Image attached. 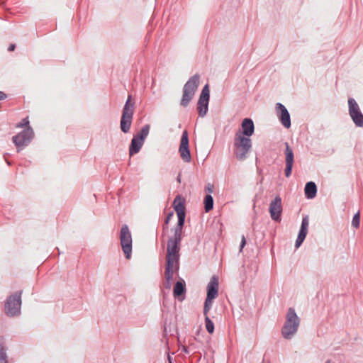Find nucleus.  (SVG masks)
<instances>
[{
  "label": "nucleus",
  "mask_w": 363,
  "mask_h": 363,
  "mask_svg": "<svg viewBox=\"0 0 363 363\" xmlns=\"http://www.w3.org/2000/svg\"><path fill=\"white\" fill-rule=\"evenodd\" d=\"M199 98H202V99H208L209 100V99H210V91H209V88H208V84H206L203 86Z\"/></svg>",
  "instance_id": "obj_25"
},
{
  "label": "nucleus",
  "mask_w": 363,
  "mask_h": 363,
  "mask_svg": "<svg viewBox=\"0 0 363 363\" xmlns=\"http://www.w3.org/2000/svg\"><path fill=\"white\" fill-rule=\"evenodd\" d=\"M348 106H349V114L357 127H363V114L362 113L359 106L356 101L350 98L348 99Z\"/></svg>",
  "instance_id": "obj_10"
},
{
  "label": "nucleus",
  "mask_w": 363,
  "mask_h": 363,
  "mask_svg": "<svg viewBox=\"0 0 363 363\" xmlns=\"http://www.w3.org/2000/svg\"><path fill=\"white\" fill-rule=\"evenodd\" d=\"M301 320L293 308H289L286 320L281 328V335L284 338L291 340L297 333L300 325Z\"/></svg>",
  "instance_id": "obj_3"
},
{
  "label": "nucleus",
  "mask_w": 363,
  "mask_h": 363,
  "mask_svg": "<svg viewBox=\"0 0 363 363\" xmlns=\"http://www.w3.org/2000/svg\"><path fill=\"white\" fill-rule=\"evenodd\" d=\"M242 131L241 134L250 138L252 136L255 131V126L253 121L250 118H245L241 124Z\"/></svg>",
  "instance_id": "obj_16"
},
{
  "label": "nucleus",
  "mask_w": 363,
  "mask_h": 363,
  "mask_svg": "<svg viewBox=\"0 0 363 363\" xmlns=\"http://www.w3.org/2000/svg\"><path fill=\"white\" fill-rule=\"evenodd\" d=\"M213 300V298L206 297L204 304L207 306L212 307Z\"/></svg>",
  "instance_id": "obj_29"
},
{
  "label": "nucleus",
  "mask_w": 363,
  "mask_h": 363,
  "mask_svg": "<svg viewBox=\"0 0 363 363\" xmlns=\"http://www.w3.org/2000/svg\"><path fill=\"white\" fill-rule=\"evenodd\" d=\"M16 45L14 44H11L8 48V50L9 52L13 51L15 50Z\"/></svg>",
  "instance_id": "obj_36"
},
{
  "label": "nucleus",
  "mask_w": 363,
  "mask_h": 363,
  "mask_svg": "<svg viewBox=\"0 0 363 363\" xmlns=\"http://www.w3.org/2000/svg\"><path fill=\"white\" fill-rule=\"evenodd\" d=\"M28 125H29L28 118H25L21 121V122H20L19 123L17 124L16 127L17 128H23V127H26V126L29 127Z\"/></svg>",
  "instance_id": "obj_28"
},
{
  "label": "nucleus",
  "mask_w": 363,
  "mask_h": 363,
  "mask_svg": "<svg viewBox=\"0 0 363 363\" xmlns=\"http://www.w3.org/2000/svg\"><path fill=\"white\" fill-rule=\"evenodd\" d=\"M205 327L206 330L210 333L212 334L214 332V324L209 318V316L205 317Z\"/></svg>",
  "instance_id": "obj_24"
},
{
  "label": "nucleus",
  "mask_w": 363,
  "mask_h": 363,
  "mask_svg": "<svg viewBox=\"0 0 363 363\" xmlns=\"http://www.w3.org/2000/svg\"><path fill=\"white\" fill-rule=\"evenodd\" d=\"M359 224H360V213H359V212H357L353 216V218L352 220V225L354 228H358L359 227Z\"/></svg>",
  "instance_id": "obj_26"
},
{
  "label": "nucleus",
  "mask_w": 363,
  "mask_h": 363,
  "mask_svg": "<svg viewBox=\"0 0 363 363\" xmlns=\"http://www.w3.org/2000/svg\"><path fill=\"white\" fill-rule=\"evenodd\" d=\"M120 242L125 257L129 259L132 253V235L127 225H123L121 229Z\"/></svg>",
  "instance_id": "obj_8"
},
{
  "label": "nucleus",
  "mask_w": 363,
  "mask_h": 363,
  "mask_svg": "<svg viewBox=\"0 0 363 363\" xmlns=\"http://www.w3.org/2000/svg\"><path fill=\"white\" fill-rule=\"evenodd\" d=\"M173 206L178 216V223L174 230V235L169 238L167 245L181 246L182 228L185 221L184 200L177 196L173 201Z\"/></svg>",
  "instance_id": "obj_2"
},
{
  "label": "nucleus",
  "mask_w": 363,
  "mask_h": 363,
  "mask_svg": "<svg viewBox=\"0 0 363 363\" xmlns=\"http://www.w3.org/2000/svg\"><path fill=\"white\" fill-rule=\"evenodd\" d=\"M305 195L308 199H313L316 196L317 187L314 182H309L305 186Z\"/></svg>",
  "instance_id": "obj_19"
},
{
  "label": "nucleus",
  "mask_w": 363,
  "mask_h": 363,
  "mask_svg": "<svg viewBox=\"0 0 363 363\" xmlns=\"http://www.w3.org/2000/svg\"><path fill=\"white\" fill-rule=\"evenodd\" d=\"M218 279L213 276L207 285V296L215 299L218 294Z\"/></svg>",
  "instance_id": "obj_15"
},
{
  "label": "nucleus",
  "mask_w": 363,
  "mask_h": 363,
  "mask_svg": "<svg viewBox=\"0 0 363 363\" xmlns=\"http://www.w3.org/2000/svg\"><path fill=\"white\" fill-rule=\"evenodd\" d=\"M308 224H309V222H308V217H304L302 219V222H301V229L300 230H307L308 231Z\"/></svg>",
  "instance_id": "obj_27"
},
{
  "label": "nucleus",
  "mask_w": 363,
  "mask_h": 363,
  "mask_svg": "<svg viewBox=\"0 0 363 363\" xmlns=\"http://www.w3.org/2000/svg\"><path fill=\"white\" fill-rule=\"evenodd\" d=\"M177 181H178L179 182H181L180 175H179V176H178V177H177Z\"/></svg>",
  "instance_id": "obj_38"
},
{
  "label": "nucleus",
  "mask_w": 363,
  "mask_h": 363,
  "mask_svg": "<svg viewBox=\"0 0 363 363\" xmlns=\"http://www.w3.org/2000/svg\"><path fill=\"white\" fill-rule=\"evenodd\" d=\"M21 294L22 291L16 292L13 295L10 296L5 303L6 313L9 316H15L20 313L21 306Z\"/></svg>",
  "instance_id": "obj_7"
},
{
  "label": "nucleus",
  "mask_w": 363,
  "mask_h": 363,
  "mask_svg": "<svg viewBox=\"0 0 363 363\" xmlns=\"http://www.w3.org/2000/svg\"><path fill=\"white\" fill-rule=\"evenodd\" d=\"M200 84V75L196 74L189 79L183 88L182 98L180 101L181 106L186 107L193 99Z\"/></svg>",
  "instance_id": "obj_5"
},
{
  "label": "nucleus",
  "mask_w": 363,
  "mask_h": 363,
  "mask_svg": "<svg viewBox=\"0 0 363 363\" xmlns=\"http://www.w3.org/2000/svg\"><path fill=\"white\" fill-rule=\"evenodd\" d=\"M285 156V176L286 177H289L291 174L292 167L294 161V155L292 149L290 147L287 143H286Z\"/></svg>",
  "instance_id": "obj_14"
},
{
  "label": "nucleus",
  "mask_w": 363,
  "mask_h": 363,
  "mask_svg": "<svg viewBox=\"0 0 363 363\" xmlns=\"http://www.w3.org/2000/svg\"><path fill=\"white\" fill-rule=\"evenodd\" d=\"M179 152L182 160L184 162H190L191 160L190 150L189 147V137L186 130L183 131L181 138L180 145L179 148Z\"/></svg>",
  "instance_id": "obj_11"
},
{
  "label": "nucleus",
  "mask_w": 363,
  "mask_h": 363,
  "mask_svg": "<svg viewBox=\"0 0 363 363\" xmlns=\"http://www.w3.org/2000/svg\"><path fill=\"white\" fill-rule=\"evenodd\" d=\"M213 208V199L211 195L208 194L204 198V208L206 212H209Z\"/></svg>",
  "instance_id": "obj_22"
},
{
  "label": "nucleus",
  "mask_w": 363,
  "mask_h": 363,
  "mask_svg": "<svg viewBox=\"0 0 363 363\" xmlns=\"http://www.w3.org/2000/svg\"><path fill=\"white\" fill-rule=\"evenodd\" d=\"M269 211L272 219L274 221L279 222L282 213L281 199L279 196H277L274 200L269 203Z\"/></svg>",
  "instance_id": "obj_12"
},
{
  "label": "nucleus",
  "mask_w": 363,
  "mask_h": 363,
  "mask_svg": "<svg viewBox=\"0 0 363 363\" xmlns=\"http://www.w3.org/2000/svg\"><path fill=\"white\" fill-rule=\"evenodd\" d=\"M6 358V355L4 352H0V361H3V360H5Z\"/></svg>",
  "instance_id": "obj_34"
},
{
  "label": "nucleus",
  "mask_w": 363,
  "mask_h": 363,
  "mask_svg": "<svg viewBox=\"0 0 363 363\" xmlns=\"http://www.w3.org/2000/svg\"><path fill=\"white\" fill-rule=\"evenodd\" d=\"M211 307H209V306H207L204 304V306H203V315H204V318L206 317V316H208V312L210 311Z\"/></svg>",
  "instance_id": "obj_30"
},
{
  "label": "nucleus",
  "mask_w": 363,
  "mask_h": 363,
  "mask_svg": "<svg viewBox=\"0 0 363 363\" xmlns=\"http://www.w3.org/2000/svg\"><path fill=\"white\" fill-rule=\"evenodd\" d=\"M6 98V94L4 92L0 91V101L4 100Z\"/></svg>",
  "instance_id": "obj_35"
},
{
  "label": "nucleus",
  "mask_w": 363,
  "mask_h": 363,
  "mask_svg": "<svg viewBox=\"0 0 363 363\" xmlns=\"http://www.w3.org/2000/svg\"><path fill=\"white\" fill-rule=\"evenodd\" d=\"M143 144L144 143L143 141L140 140L139 139L133 136L129 147L130 156H133V155L139 152Z\"/></svg>",
  "instance_id": "obj_17"
},
{
  "label": "nucleus",
  "mask_w": 363,
  "mask_h": 363,
  "mask_svg": "<svg viewBox=\"0 0 363 363\" xmlns=\"http://www.w3.org/2000/svg\"><path fill=\"white\" fill-rule=\"evenodd\" d=\"M208 99L199 98L197 104V109L199 115L201 117H203L206 115L208 106Z\"/></svg>",
  "instance_id": "obj_18"
},
{
  "label": "nucleus",
  "mask_w": 363,
  "mask_h": 363,
  "mask_svg": "<svg viewBox=\"0 0 363 363\" xmlns=\"http://www.w3.org/2000/svg\"><path fill=\"white\" fill-rule=\"evenodd\" d=\"M173 216V213H170L168 214V216H167V218H165V223L167 224L170 219H171V217Z\"/></svg>",
  "instance_id": "obj_33"
},
{
  "label": "nucleus",
  "mask_w": 363,
  "mask_h": 363,
  "mask_svg": "<svg viewBox=\"0 0 363 363\" xmlns=\"http://www.w3.org/2000/svg\"><path fill=\"white\" fill-rule=\"evenodd\" d=\"M150 131V125H145L139 133L134 136L140 140L145 142V138L147 137Z\"/></svg>",
  "instance_id": "obj_21"
},
{
  "label": "nucleus",
  "mask_w": 363,
  "mask_h": 363,
  "mask_svg": "<svg viewBox=\"0 0 363 363\" xmlns=\"http://www.w3.org/2000/svg\"><path fill=\"white\" fill-rule=\"evenodd\" d=\"M251 148V139L241 134L240 130L238 131L234 137V155L237 160H245Z\"/></svg>",
  "instance_id": "obj_4"
},
{
  "label": "nucleus",
  "mask_w": 363,
  "mask_h": 363,
  "mask_svg": "<svg viewBox=\"0 0 363 363\" xmlns=\"http://www.w3.org/2000/svg\"><path fill=\"white\" fill-rule=\"evenodd\" d=\"M168 361L169 363H172V358H171L170 355H168Z\"/></svg>",
  "instance_id": "obj_37"
},
{
  "label": "nucleus",
  "mask_w": 363,
  "mask_h": 363,
  "mask_svg": "<svg viewBox=\"0 0 363 363\" xmlns=\"http://www.w3.org/2000/svg\"><path fill=\"white\" fill-rule=\"evenodd\" d=\"M206 191L210 194L212 193L213 191V186L211 184H208L206 187Z\"/></svg>",
  "instance_id": "obj_32"
},
{
  "label": "nucleus",
  "mask_w": 363,
  "mask_h": 363,
  "mask_svg": "<svg viewBox=\"0 0 363 363\" xmlns=\"http://www.w3.org/2000/svg\"><path fill=\"white\" fill-rule=\"evenodd\" d=\"M307 233H308L307 230H299L298 238L296 240V244H295V246L296 248H298L301 246V245L303 243V240H305V238L306 237Z\"/></svg>",
  "instance_id": "obj_23"
},
{
  "label": "nucleus",
  "mask_w": 363,
  "mask_h": 363,
  "mask_svg": "<svg viewBox=\"0 0 363 363\" xmlns=\"http://www.w3.org/2000/svg\"><path fill=\"white\" fill-rule=\"evenodd\" d=\"M34 136V133L30 127H28L13 137V142L19 152L25 146H27Z\"/></svg>",
  "instance_id": "obj_9"
},
{
  "label": "nucleus",
  "mask_w": 363,
  "mask_h": 363,
  "mask_svg": "<svg viewBox=\"0 0 363 363\" xmlns=\"http://www.w3.org/2000/svg\"><path fill=\"white\" fill-rule=\"evenodd\" d=\"M276 111L281 124L286 128L291 127L290 114L286 108L281 103L276 104Z\"/></svg>",
  "instance_id": "obj_13"
},
{
  "label": "nucleus",
  "mask_w": 363,
  "mask_h": 363,
  "mask_svg": "<svg viewBox=\"0 0 363 363\" xmlns=\"http://www.w3.org/2000/svg\"><path fill=\"white\" fill-rule=\"evenodd\" d=\"M246 244V240L244 235L242 236V240L240 243V251L242 250V248L245 247Z\"/></svg>",
  "instance_id": "obj_31"
},
{
  "label": "nucleus",
  "mask_w": 363,
  "mask_h": 363,
  "mask_svg": "<svg viewBox=\"0 0 363 363\" xmlns=\"http://www.w3.org/2000/svg\"><path fill=\"white\" fill-rule=\"evenodd\" d=\"M186 292L185 283L184 281H177L174 287L173 294L175 298H179V297L184 295Z\"/></svg>",
  "instance_id": "obj_20"
},
{
  "label": "nucleus",
  "mask_w": 363,
  "mask_h": 363,
  "mask_svg": "<svg viewBox=\"0 0 363 363\" xmlns=\"http://www.w3.org/2000/svg\"><path fill=\"white\" fill-rule=\"evenodd\" d=\"M180 247L175 245H167L164 286L167 289H171L174 274L179 269Z\"/></svg>",
  "instance_id": "obj_1"
},
{
  "label": "nucleus",
  "mask_w": 363,
  "mask_h": 363,
  "mask_svg": "<svg viewBox=\"0 0 363 363\" xmlns=\"http://www.w3.org/2000/svg\"><path fill=\"white\" fill-rule=\"evenodd\" d=\"M134 102H132V96L129 95L123 109L120 126L124 133L129 132L134 113Z\"/></svg>",
  "instance_id": "obj_6"
},
{
  "label": "nucleus",
  "mask_w": 363,
  "mask_h": 363,
  "mask_svg": "<svg viewBox=\"0 0 363 363\" xmlns=\"http://www.w3.org/2000/svg\"><path fill=\"white\" fill-rule=\"evenodd\" d=\"M6 162H7V164H8L9 165H10V164H11L10 162L6 161Z\"/></svg>",
  "instance_id": "obj_39"
}]
</instances>
